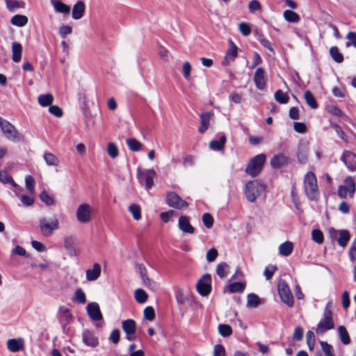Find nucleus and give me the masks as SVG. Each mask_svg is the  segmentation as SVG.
Instances as JSON below:
<instances>
[{"label": "nucleus", "mask_w": 356, "mask_h": 356, "mask_svg": "<svg viewBox=\"0 0 356 356\" xmlns=\"http://www.w3.org/2000/svg\"><path fill=\"white\" fill-rule=\"evenodd\" d=\"M245 287V283L241 282H236L230 284L228 286V289L231 293H240L243 291Z\"/></svg>", "instance_id": "nucleus-44"}, {"label": "nucleus", "mask_w": 356, "mask_h": 356, "mask_svg": "<svg viewBox=\"0 0 356 356\" xmlns=\"http://www.w3.org/2000/svg\"><path fill=\"white\" fill-rule=\"evenodd\" d=\"M287 163V157L283 154H278L271 159L270 165L274 168H280Z\"/></svg>", "instance_id": "nucleus-25"}, {"label": "nucleus", "mask_w": 356, "mask_h": 356, "mask_svg": "<svg viewBox=\"0 0 356 356\" xmlns=\"http://www.w3.org/2000/svg\"><path fill=\"white\" fill-rule=\"evenodd\" d=\"M349 257L352 261L356 260V238L354 239V241L350 248Z\"/></svg>", "instance_id": "nucleus-64"}, {"label": "nucleus", "mask_w": 356, "mask_h": 356, "mask_svg": "<svg viewBox=\"0 0 356 356\" xmlns=\"http://www.w3.org/2000/svg\"><path fill=\"white\" fill-rule=\"evenodd\" d=\"M51 5L57 13L68 14L70 7L59 0H50Z\"/></svg>", "instance_id": "nucleus-27"}, {"label": "nucleus", "mask_w": 356, "mask_h": 356, "mask_svg": "<svg viewBox=\"0 0 356 356\" xmlns=\"http://www.w3.org/2000/svg\"><path fill=\"white\" fill-rule=\"evenodd\" d=\"M10 23L14 26L22 27L28 23V17L22 15H15L11 18Z\"/></svg>", "instance_id": "nucleus-33"}, {"label": "nucleus", "mask_w": 356, "mask_h": 356, "mask_svg": "<svg viewBox=\"0 0 356 356\" xmlns=\"http://www.w3.org/2000/svg\"><path fill=\"white\" fill-rule=\"evenodd\" d=\"M6 8L10 11V13H14L17 11L19 8H24L25 3L22 0H3Z\"/></svg>", "instance_id": "nucleus-24"}, {"label": "nucleus", "mask_w": 356, "mask_h": 356, "mask_svg": "<svg viewBox=\"0 0 356 356\" xmlns=\"http://www.w3.org/2000/svg\"><path fill=\"white\" fill-rule=\"evenodd\" d=\"M355 191V183L350 176L344 179V184L338 188V195L341 198H346L348 196L353 197Z\"/></svg>", "instance_id": "nucleus-7"}, {"label": "nucleus", "mask_w": 356, "mask_h": 356, "mask_svg": "<svg viewBox=\"0 0 356 356\" xmlns=\"http://www.w3.org/2000/svg\"><path fill=\"white\" fill-rule=\"evenodd\" d=\"M64 248L70 257H74L77 254L75 241L72 236H67L64 238Z\"/></svg>", "instance_id": "nucleus-18"}, {"label": "nucleus", "mask_w": 356, "mask_h": 356, "mask_svg": "<svg viewBox=\"0 0 356 356\" xmlns=\"http://www.w3.org/2000/svg\"><path fill=\"white\" fill-rule=\"evenodd\" d=\"M320 343L321 348L323 350L325 356H334V354L332 353L333 348L331 345H330L325 341H321Z\"/></svg>", "instance_id": "nucleus-56"}, {"label": "nucleus", "mask_w": 356, "mask_h": 356, "mask_svg": "<svg viewBox=\"0 0 356 356\" xmlns=\"http://www.w3.org/2000/svg\"><path fill=\"white\" fill-rule=\"evenodd\" d=\"M87 313L90 318L95 321L102 319V315L99 309V306L97 302H90L86 307Z\"/></svg>", "instance_id": "nucleus-15"}, {"label": "nucleus", "mask_w": 356, "mask_h": 356, "mask_svg": "<svg viewBox=\"0 0 356 356\" xmlns=\"http://www.w3.org/2000/svg\"><path fill=\"white\" fill-rule=\"evenodd\" d=\"M266 159L264 154H259L254 156L247 165L245 172L252 177L258 175L263 168Z\"/></svg>", "instance_id": "nucleus-4"}, {"label": "nucleus", "mask_w": 356, "mask_h": 356, "mask_svg": "<svg viewBox=\"0 0 356 356\" xmlns=\"http://www.w3.org/2000/svg\"><path fill=\"white\" fill-rule=\"evenodd\" d=\"M238 54V47L236 44L232 41H229V49L227 51L225 56V62L229 63V61H233L234 58L237 56Z\"/></svg>", "instance_id": "nucleus-26"}, {"label": "nucleus", "mask_w": 356, "mask_h": 356, "mask_svg": "<svg viewBox=\"0 0 356 356\" xmlns=\"http://www.w3.org/2000/svg\"><path fill=\"white\" fill-rule=\"evenodd\" d=\"M82 341L88 346L96 347L98 345V338L90 330H86L82 333Z\"/></svg>", "instance_id": "nucleus-17"}, {"label": "nucleus", "mask_w": 356, "mask_h": 356, "mask_svg": "<svg viewBox=\"0 0 356 356\" xmlns=\"http://www.w3.org/2000/svg\"><path fill=\"white\" fill-rule=\"evenodd\" d=\"M274 97L280 104H286L289 99L288 95L281 90H278L275 92Z\"/></svg>", "instance_id": "nucleus-46"}, {"label": "nucleus", "mask_w": 356, "mask_h": 356, "mask_svg": "<svg viewBox=\"0 0 356 356\" xmlns=\"http://www.w3.org/2000/svg\"><path fill=\"white\" fill-rule=\"evenodd\" d=\"M332 312L325 309L324 312V318L318 324L316 332L317 334H323L328 330L334 327V324L332 321Z\"/></svg>", "instance_id": "nucleus-9"}, {"label": "nucleus", "mask_w": 356, "mask_h": 356, "mask_svg": "<svg viewBox=\"0 0 356 356\" xmlns=\"http://www.w3.org/2000/svg\"><path fill=\"white\" fill-rule=\"evenodd\" d=\"M12 59L15 63H19L22 58V46L20 43L14 42L12 43Z\"/></svg>", "instance_id": "nucleus-28"}, {"label": "nucleus", "mask_w": 356, "mask_h": 356, "mask_svg": "<svg viewBox=\"0 0 356 356\" xmlns=\"http://www.w3.org/2000/svg\"><path fill=\"white\" fill-rule=\"evenodd\" d=\"M327 111L332 115H336L338 117H341V118L346 117L345 114L341 111V110L336 106H334V105L329 106L327 107Z\"/></svg>", "instance_id": "nucleus-55"}, {"label": "nucleus", "mask_w": 356, "mask_h": 356, "mask_svg": "<svg viewBox=\"0 0 356 356\" xmlns=\"http://www.w3.org/2000/svg\"><path fill=\"white\" fill-rule=\"evenodd\" d=\"M101 273V266L99 264H95L92 269L86 271V279L88 281H95L98 279Z\"/></svg>", "instance_id": "nucleus-22"}, {"label": "nucleus", "mask_w": 356, "mask_h": 356, "mask_svg": "<svg viewBox=\"0 0 356 356\" xmlns=\"http://www.w3.org/2000/svg\"><path fill=\"white\" fill-rule=\"evenodd\" d=\"M139 272L145 286L149 288H152L156 286V283L151 281L147 277L146 268L143 265L139 266Z\"/></svg>", "instance_id": "nucleus-32"}, {"label": "nucleus", "mask_w": 356, "mask_h": 356, "mask_svg": "<svg viewBox=\"0 0 356 356\" xmlns=\"http://www.w3.org/2000/svg\"><path fill=\"white\" fill-rule=\"evenodd\" d=\"M25 184L27 190L30 193H33L35 189V180L31 175H27L25 177Z\"/></svg>", "instance_id": "nucleus-53"}, {"label": "nucleus", "mask_w": 356, "mask_h": 356, "mask_svg": "<svg viewBox=\"0 0 356 356\" xmlns=\"http://www.w3.org/2000/svg\"><path fill=\"white\" fill-rule=\"evenodd\" d=\"M213 115V113L211 111L206 112L200 115L201 124L199 127V131L204 133L209 127V122Z\"/></svg>", "instance_id": "nucleus-23"}, {"label": "nucleus", "mask_w": 356, "mask_h": 356, "mask_svg": "<svg viewBox=\"0 0 356 356\" xmlns=\"http://www.w3.org/2000/svg\"><path fill=\"white\" fill-rule=\"evenodd\" d=\"M59 315L60 320L65 321L67 323H69L72 318L69 309L63 307L59 308Z\"/></svg>", "instance_id": "nucleus-48"}, {"label": "nucleus", "mask_w": 356, "mask_h": 356, "mask_svg": "<svg viewBox=\"0 0 356 356\" xmlns=\"http://www.w3.org/2000/svg\"><path fill=\"white\" fill-rule=\"evenodd\" d=\"M338 332H339L340 339L343 344L347 345V344L350 343V337L347 332L346 328L344 326L340 325L338 327Z\"/></svg>", "instance_id": "nucleus-37"}, {"label": "nucleus", "mask_w": 356, "mask_h": 356, "mask_svg": "<svg viewBox=\"0 0 356 356\" xmlns=\"http://www.w3.org/2000/svg\"><path fill=\"white\" fill-rule=\"evenodd\" d=\"M312 238L318 244H321L324 240L323 234L320 229H314L312 232Z\"/></svg>", "instance_id": "nucleus-49"}, {"label": "nucleus", "mask_w": 356, "mask_h": 356, "mask_svg": "<svg viewBox=\"0 0 356 356\" xmlns=\"http://www.w3.org/2000/svg\"><path fill=\"white\" fill-rule=\"evenodd\" d=\"M44 160L47 165L58 166L60 163L58 159L54 154L49 152L44 154Z\"/></svg>", "instance_id": "nucleus-38"}, {"label": "nucleus", "mask_w": 356, "mask_h": 356, "mask_svg": "<svg viewBox=\"0 0 356 356\" xmlns=\"http://www.w3.org/2000/svg\"><path fill=\"white\" fill-rule=\"evenodd\" d=\"M167 204L172 208L180 209L188 207V203L175 192H168L166 195Z\"/></svg>", "instance_id": "nucleus-11"}, {"label": "nucleus", "mask_w": 356, "mask_h": 356, "mask_svg": "<svg viewBox=\"0 0 356 356\" xmlns=\"http://www.w3.org/2000/svg\"><path fill=\"white\" fill-rule=\"evenodd\" d=\"M293 250V243L291 241H285L284 243H282L279 246V253L280 254L288 257L289 256Z\"/></svg>", "instance_id": "nucleus-29"}, {"label": "nucleus", "mask_w": 356, "mask_h": 356, "mask_svg": "<svg viewBox=\"0 0 356 356\" xmlns=\"http://www.w3.org/2000/svg\"><path fill=\"white\" fill-rule=\"evenodd\" d=\"M305 193L307 198L312 201H317L319 198V191L317 180L314 174L308 172L304 178Z\"/></svg>", "instance_id": "nucleus-2"}, {"label": "nucleus", "mask_w": 356, "mask_h": 356, "mask_svg": "<svg viewBox=\"0 0 356 356\" xmlns=\"http://www.w3.org/2000/svg\"><path fill=\"white\" fill-rule=\"evenodd\" d=\"M238 29L241 33L245 36L249 35L251 33L250 26L245 22L240 23L238 25Z\"/></svg>", "instance_id": "nucleus-63"}, {"label": "nucleus", "mask_w": 356, "mask_h": 356, "mask_svg": "<svg viewBox=\"0 0 356 356\" xmlns=\"http://www.w3.org/2000/svg\"><path fill=\"white\" fill-rule=\"evenodd\" d=\"M128 210L132 214L134 220H139L141 219V209L138 204H132L129 205Z\"/></svg>", "instance_id": "nucleus-39"}, {"label": "nucleus", "mask_w": 356, "mask_h": 356, "mask_svg": "<svg viewBox=\"0 0 356 356\" xmlns=\"http://www.w3.org/2000/svg\"><path fill=\"white\" fill-rule=\"evenodd\" d=\"M330 233L332 237H337V242L339 245L343 248L347 245L350 240V234L347 230H341L338 232L335 229H332Z\"/></svg>", "instance_id": "nucleus-14"}, {"label": "nucleus", "mask_w": 356, "mask_h": 356, "mask_svg": "<svg viewBox=\"0 0 356 356\" xmlns=\"http://www.w3.org/2000/svg\"><path fill=\"white\" fill-rule=\"evenodd\" d=\"M40 200L47 205H53L54 204V199L49 196L45 191H42L40 195Z\"/></svg>", "instance_id": "nucleus-58"}, {"label": "nucleus", "mask_w": 356, "mask_h": 356, "mask_svg": "<svg viewBox=\"0 0 356 356\" xmlns=\"http://www.w3.org/2000/svg\"><path fill=\"white\" fill-rule=\"evenodd\" d=\"M38 101L42 106H48L54 101V97L51 94L40 95L38 97Z\"/></svg>", "instance_id": "nucleus-35"}, {"label": "nucleus", "mask_w": 356, "mask_h": 356, "mask_svg": "<svg viewBox=\"0 0 356 356\" xmlns=\"http://www.w3.org/2000/svg\"><path fill=\"white\" fill-rule=\"evenodd\" d=\"M341 161L350 171H356V154L350 152L345 151L341 156Z\"/></svg>", "instance_id": "nucleus-13"}, {"label": "nucleus", "mask_w": 356, "mask_h": 356, "mask_svg": "<svg viewBox=\"0 0 356 356\" xmlns=\"http://www.w3.org/2000/svg\"><path fill=\"white\" fill-rule=\"evenodd\" d=\"M218 251L216 248H213L208 250L207 252L206 258L208 262H213L218 257Z\"/></svg>", "instance_id": "nucleus-59"}, {"label": "nucleus", "mask_w": 356, "mask_h": 356, "mask_svg": "<svg viewBox=\"0 0 356 356\" xmlns=\"http://www.w3.org/2000/svg\"><path fill=\"white\" fill-rule=\"evenodd\" d=\"M0 128L4 136L9 140L18 142L22 139V134L8 120L0 118Z\"/></svg>", "instance_id": "nucleus-3"}, {"label": "nucleus", "mask_w": 356, "mask_h": 356, "mask_svg": "<svg viewBox=\"0 0 356 356\" xmlns=\"http://www.w3.org/2000/svg\"><path fill=\"white\" fill-rule=\"evenodd\" d=\"M122 327L126 334H135L136 329V322L132 319H127L122 323Z\"/></svg>", "instance_id": "nucleus-30"}, {"label": "nucleus", "mask_w": 356, "mask_h": 356, "mask_svg": "<svg viewBox=\"0 0 356 356\" xmlns=\"http://www.w3.org/2000/svg\"><path fill=\"white\" fill-rule=\"evenodd\" d=\"M227 138L225 135L220 137L219 140H211L209 143V147L215 151H220L224 148Z\"/></svg>", "instance_id": "nucleus-31"}, {"label": "nucleus", "mask_w": 356, "mask_h": 356, "mask_svg": "<svg viewBox=\"0 0 356 356\" xmlns=\"http://www.w3.org/2000/svg\"><path fill=\"white\" fill-rule=\"evenodd\" d=\"M261 303L259 297L254 294L250 293L247 298V306L250 307H257Z\"/></svg>", "instance_id": "nucleus-41"}, {"label": "nucleus", "mask_w": 356, "mask_h": 356, "mask_svg": "<svg viewBox=\"0 0 356 356\" xmlns=\"http://www.w3.org/2000/svg\"><path fill=\"white\" fill-rule=\"evenodd\" d=\"M156 172L152 169L145 170H142L139 168L137 169V178L140 183L145 181L147 190L150 189L154 185V178Z\"/></svg>", "instance_id": "nucleus-8"}, {"label": "nucleus", "mask_w": 356, "mask_h": 356, "mask_svg": "<svg viewBox=\"0 0 356 356\" xmlns=\"http://www.w3.org/2000/svg\"><path fill=\"white\" fill-rule=\"evenodd\" d=\"M75 298L81 304H85L86 302V295L81 289H76L75 292Z\"/></svg>", "instance_id": "nucleus-62"}, {"label": "nucleus", "mask_w": 356, "mask_h": 356, "mask_svg": "<svg viewBox=\"0 0 356 356\" xmlns=\"http://www.w3.org/2000/svg\"><path fill=\"white\" fill-rule=\"evenodd\" d=\"M305 99L307 104L313 109H315L318 107L317 102L313 95V94L309 91L307 90L304 95Z\"/></svg>", "instance_id": "nucleus-43"}, {"label": "nucleus", "mask_w": 356, "mask_h": 356, "mask_svg": "<svg viewBox=\"0 0 356 356\" xmlns=\"http://www.w3.org/2000/svg\"><path fill=\"white\" fill-rule=\"evenodd\" d=\"M107 152L110 157L115 159L118 156V149L113 143H109L107 145Z\"/></svg>", "instance_id": "nucleus-51"}, {"label": "nucleus", "mask_w": 356, "mask_h": 356, "mask_svg": "<svg viewBox=\"0 0 356 356\" xmlns=\"http://www.w3.org/2000/svg\"><path fill=\"white\" fill-rule=\"evenodd\" d=\"M330 54L335 62L340 63L343 60V56L337 47H332L330 49Z\"/></svg>", "instance_id": "nucleus-45"}, {"label": "nucleus", "mask_w": 356, "mask_h": 356, "mask_svg": "<svg viewBox=\"0 0 356 356\" xmlns=\"http://www.w3.org/2000/svg\"><path fill=\"white\" fill-rule=\"evenodd\" d=\"M23 347L24 343L22 339H10L7 341V348L13 353L19 351L23 348Z\"/></svg>", "instance_id": "nucleus-21"}, {"label": "nucleus", "mask_w": 356, "mask_h": 356, "mask_svg": "<svg viewBox=\"0 0 356 356\" xmlns=\"http://www.w3.org/2000/svg\"><path fill=\"white\" fill-rule=\"evenodd\" d=\"M229 269V267L227 263L221 262L217 265L216 273L220 278H223L227 275Z\"/></svg>", "instance_id": "nucleus-40"}, {"label": "nucleus", "mask_w": 356, "mask_h": 356, "mask_svg": "<svg viewBox=\"0 0 356 356\" xmlns=\"http://www.w3.org/2000/svg\"><path fill=\"white\" fill-rule=\"evenodd\" d=\"M196 288L198 293L202 296H207L211 289V277L209 275H204L200 279L196 284Z\"/></svg>", "instance_id": "nucleus-12"}, {"label": "nucleus", "mask_w": 356, "mask_h": 356, "mask_svg": "<svg viewBox=\"0 0 356 356\" xmlns=\"http://www.w3.org/2000/svg\"><path fill=\"white\" fill-rule=\"evenodd\" d=\"M202 222H203L204 226L207 228L209 229L213 226V218L211 216V215L209 214V213H204L202 215Z\"/></svg>", "instance_id": "nucleus-54"}, {"label": "nucleus", "mask_w": 356, "mask_h": 356, "mask_svg": "<svg viewBox=\"0 0 356 356\" xmlns=\"http://www.w3.org/2000/svg\"><path fill=\"white\" fill-rule=\"evenodd\" d=\"M254 82L257 89L263 90L266 87V80L265 73L261 67L256 70L254 74Z\"/></svg>", "instance_id": "nucleus-16"}, {"label": "nucleus", "mask_w": 356, "mask_h": 356, "mask_svg": "<svg viewBox=\"0 0 356 356\" xmlns=\"http://www.w3.org/2000/svg\"><path fill=\"white\" fill-rule=\"evenodd\" d=\"M126 144L129 149L133 152H138L142 147V143L134 138L127 139Z\"/></svg>", "instance_id": "nucleus-34"}, {"label": "nucleus", "mask_w": 356, "mask_h": 356, "mask_svg": "<svg viewBox=\"0 0 356 356\" xmlns=\"http://www.w3.org/2000/svg\"><path fill=\"white\" fill-rule=\"evenodd\" d=\"M266 191L265 185L259 179L249 181L245 186V195L247 200L254 202L259 197L263 195Z\"/></svg>", "instance_id": "nucleus-1"}, {"label": "nucleus", "mask_w": 356, "mask_h": 356, "mask_svg": "<svg viewBox=\"0 0 356 356\" xmlns=\"http://www.w3.org/2000/svg\"><path fill=\"white\" fill-rule=\"evenodd\" d=\"M72 32V28L68 25H63L59 29V33L62 38H66L67 35Z\"/></svg>", "instance_id": "nucleus-60"}, {"label": "nucleus", "mask_w": 356, "mask_h": 356, "mask_svg": "<svg viewBox=\"0 0 356 356\" xmlns=\"http://www.w3.org/2000/svg\"><path fill=\"white\" fill-rule=\"evenodd\" d=\"M307 344L309 350H313L315 344V336L314 333L309 330L306 334Z\"/></svg>", "instance_id": "nucleus-52"}, {"label": "nucleus", "mask_w": 356, "mask_h": 356, "mask_svg": "<svg viewBox=\"0 0 356 356\" xmlns=\"http://www.w3.org/2000/svg\"><path fill=\"white\" fill-rule=\"evenodd\" d=\"M39 225L42 235L44 236H50L55 230L59 228V221L55 218L51 220L42 218L39 220Z\"/></svg>", "instance_id": "nucleus-6"}, {"label": "nucleus", "mask_w": 356, "mask_h": 356, "mask_svg": "<svg viewBox=\"0 0 356 356\" xmlns=\"http://www.w3.org/2000/svg\"><path fill=\"white\" fill-rule=\"evenodd\" d=\"M86 10L85 3L81 1H77L72 8V17L74 19H80L84 15Z\"/></svg>", "instance_id": "nucleus-19"}, {"label": "nucleus", "mask_w": 356, "mask_h": 356, "mask_svg": "<svg viewBox=\"0 0 356 356\" xmlns=\"http://www.w3.org/2000/svg\"><path fill=\"white\" fill-rule=\"evenodd\" d=\"M92 208L88 204H80L76 210V218L80 223H88L91 220Z\"/></svg>", "instance_id": "nucleus-10"}, {"label": "nucleus", "mask_w": 356, "mask_h": 356, "mask_svg": "<svg viewBox=\"0 0 356 356\" xmlns=\"http://www.w3.org/2000/svg\"><path fill=\"white\" fill-rule=\"evenodd\" d=\"M218 329L220 334L224 337H229L232 333V327L228 325L220 324Z\"/></svg>", "instance_id": "nucleus-47"}, {"label": "nucleus", "mask_w": 356, "mask_h": 356, "mask_svg": "<svg viewBox=\"0 0 356 356\" xmlns=\"http://www.w3.org/2000/svg\"><path fill=\"white\" fill-rule=\"evenodd\" d=\"M248 9L251 13L261 10V3L258 0H251L248 3Z\"/></svg>", "instance_id": "nucleus-57"}, {"label": "nucleus", "mask_w": 356, "mask_h": 356, "mask_svg": "<svg viewBox=\"0 0 356 356\" xmlns=\"http://www.w3.org/2000/svg\"><path fill=\"white\" fill-rule=\"evenodd\" d=\"M179 228L185 233L193 234L194 232V228L190 224V221L188 217L181 216L179 218Z\"/></svg>", "instance_id": "nucleus-20"}, {"label": "nucleus", "mask_w": 356, "mask_h": 356, "mask_svg": "<svg viewBox=\"0 0 356 356\" xmlns=\"http://www.w3.org/2000/svg\"><path fill=\"white\" fill-rule=\"evenodd\" d=\"M213 356H225V350L222 345L216 344L214 346Z\"/></svg>", "instance_id": "nucleus-61"}, {"label": "nucleus", "mask_w": 356, "mask_h": 356, "mask_svg": "<svg viewBox=\"0 0 356 356\" xmlns=\"http://www.w3.org/2000/svg\"><path fill=\"white\" fill-rule=\"evenodd\" d=\"M283 16L286 21L292 23L298 22L300 19L298 14L291 10H285L283 13Z\"/></svg>", "instance_id": "nucleus-36"}, {"label": "nucleus", "mask_w": 356, "mask_h": 356, "mask_svg": "<svg viewBox=\"0 0 356 356\" xmlns=\"http://www.w3.org/2000/svg\"><path fill=\"white\" fill-rule=\"evenodd\" d=\"M143 315L146 320L149 321H153L155 318V312L154 308L151 306L145 307L143 310Z\"/></svg>", "instance_id": "nucleus-50"}, {"label": "nucleus", "mask_w": 356, "mask_h": 356, "mask_svg": "<svg viewBox=\"0 0 356 356\" xmlns=\"http://www.w3.org/2000/svg\"><path fill=\"white\" fill-rule=\"evenodd\" d=\"M277 290L281 300L289 307H292L294 304L293 296L285 280H281L279 281Z\"/></svg>", "instance_id": "nucleus-5"}, {"label": "nucleus", "mask_w": 356, "mask_h": 356, "mask_svg": "<svg viewBox=\"0 0 356 356\" xmlns=\"http://www.w3.org/2000/svg\"><path fill=\"white\" fill-rule=\"evenodd\" d=\"M134 298L138 303L143 304L147 301L148 295L143 289H138L135 291Z\"/></svg>", "instance_id": "nucleus-42"}]
</instances>
